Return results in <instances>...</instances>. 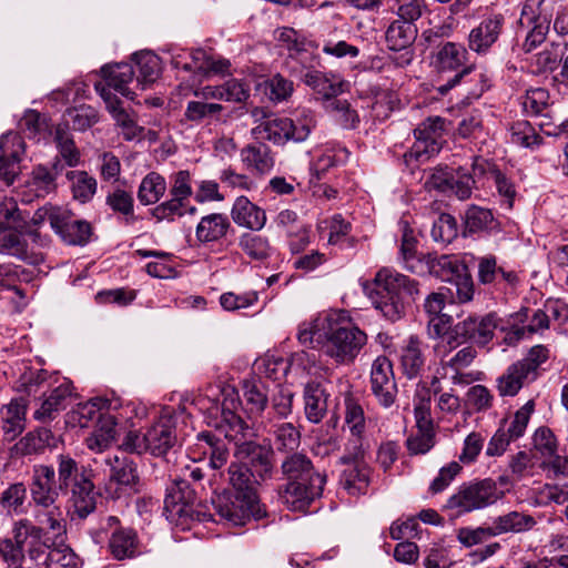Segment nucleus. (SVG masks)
<instances>
[{"label":"nucleus","mask_w":568,"mask_h":568,"mask_svg":"<svg viewBox=\"0 0 568 568\" xmlns=\"http://www.w3.org/2000/svg\"><path fill=\"white\" fill-rule=\"evenodd\" d=\"M196 494L185 479H175L164 499L163 513L175 525H186L189 520L224 521L231 526H243L250 518L263 516L258 499L232 490H223L211 498V507L196 505Z\"/></svg>","instance_id":"1"},{"label":"nucleus","mask_w":568,"mask_h":568,"mask_svg":"<svg viewBox=\"0 0 568 568\" xmlns=\"http://www.w3.org/2000/svg\"><path fill=\"white\" fill-rule=\"evenodd\" d=\"M298 342L305 346H320L324 356L335 366H351L367 345V334L352 322L338 321L321 314L303 322L298 327Z\"/></svg>","instance_id":"2"},{"label":"nucleus","mask_w":568,"mask_h":568,"mask_svg":"<svg viewBox=\"0 0 568 568\" xmlns=\"http://www.w3.org/2000/svg\"><path fill=\"white\" fill-rule=\"evenodd\" d=\"M220 435L230 442H234L235 457L239 459H247L251 464L248 467L242 462H233L227 468L229 483L234 493L250 495L253 499H257L256 485L258 479L264 481L272 477L273 452L270 447L257 444L251 439H246L243 433L244 428H216Z\"/></svg>","instance_id":"3"},{"label":"nucleus","mask_w":568,"mask_h":568,"mask_svg":"<svg viewBox=\"0 0 568 568\" xmlns=\"http://www.w3.org/2000/svg\"><path fill=\"white\" fill-rule=\"evenodd\" d=\"M281 470L287 483L277 489L280 500L293 511H306L312 501L321 497L326 477L317 473L311 459L300 453L287 455Z\"/></svg>","instance_id":"4"},{"label":"nucleus","mask_w":568,"mask_h":568,"mask_svg":"<svg viewBox=\"0 0 568 568\" xmlns=\"http://www.w3.org/2000/svg\"><path fill=\"white\" fill-rule=\"evenodd\" d=\"M373 304L384 317L398 321L420 295L419 283L392 268L379 270L374 278Z\"/></svg>","instance_id":"5"},{"label":"nucleus","mask_w":568,"mask_h":568,"mask_svg":"<svg viewBox=\"0 0 568 568\" xmlns=\"http://www.w3.org/2000/svg\"><path fill=\"white\" fill-rule=\"evenodd\" d=\"M315 126V113L308 109H301L294 119L274 114L264 123L255 125L251 133L255 140L284 145L290 141L304 142Z\"/></svg>","instance_id":"6"},{"label":"nucleus","mask_w":568,"mask_h":568,"mask_svg":"<svg viewBox=\"0 0 568 568\" xmlns=\"http://www.w3.org/2000/svg\"><path fill=\"white\" fill-rule=\"evenodd\" d=\"M465 341L466 338H464V333L459 329V325L457 323L433 345L434 357L439 365L437 374L445 377L447 376L448 369H450L453 372L452 378L455 384L462 382L460 372L469 367L477 356L476 349L470 345L458 349L455 354H452Z\"/></svg>","instance_id":"7"},{"label":"nucleus","mask_w":568,"mask_h":568,"mask_svg":"<svg viewBox=\"0 0 568 568\" xmlns=\"http://www.w3.org/2000/svg\"><path fill=\"white\" fill-rule=\"evenodd\" d=\"M499 498L500 495L495 481L483 479L460 486L457 493L448 498L446 508L454 509L457 515H462L486 508Z\"/></svg>","instance_id":"8"},{"label":"nucleus","mask_w":568,"mask_h":568,"mask_svg":"<svg viewBox=\"0 0 568 568\" xmlns=\"http://www.w3.org/2000/svg\"><path fill=\"white\" fill-rule=\"evenodd\" d=\"M444 124V120L439 116L428 118L414 130L415 142L404 154L407 164L413 161L425 162L440 151L445 142Z\"/></svg>","instance_id":"9"},{"label":"nucleus","mask_w":568,"mask_h":568,"mask_svg":"<svg viewBox=\"0 0 568 568\" xmlns=\"http://www.w3.org/2000/svg\"><path fill=\"white\" fill-rule=\"evenodd\" d=\"M351 430L355 450L342 457V462L348 464V467L343 470L341 483L351 495L365 494L369 485V468L364 462L362 445L357 446L361 440V429L351 428Z\"/></svg>","instance_id":"10"},{"label":"nucleus","mask_w":568,"mask_h":568,"mask_svg":"<svg viewBox=\"0 0 568 568\" xmlns=\"http://www.w3.org/2000/svg\"><path fill=\"white\" fill-rule=\"evenodd\" d=\"M193 194L191 174L187 170H180L170 178L171 199L162 202L153 210V216L161 220H173L184 214L185 201Z\"/></svg>","instance_id":"11"},{"label":"nucleus","mask_w":568,"mask_h":568,"mask_svg":"<svg viewBox=\"0 0 568 568\" xmlns=\"http://www.w3.org/2000/svg\"><path fill=\"white\" fill-rule=\"evenodd\" d=\"M69 490L68 504L71 519H85L95 510L99 498V494L95 491V486L91 479V470L82 467L80 477L72 483Z\"/></svg>","instance_id":"12"},{"label":"nucleus","mask_w":568,"mask_h":568,"mask_svg":"<svg viewBox=\"0 0 568 568\" xmlns=\"http://www.w3.org/2000/svg\"><path fill=\"white\" fill-rule=\"evenodd\" d=\"M110 406L111 402L103 397L80 403L71 412L70 423H77V426H116L118 422L110 413Z\"/></svg>","instance_id":"13"},{"label":"nucleus","mask_w":568,"mask_h":568,"mask_svg":"<svg viewBox=\"0 0 568 568\" xmlns=\"http://www.w3.org/2000/svg\"><path fill=\"white\" fill-rule=\"evenodd\" d=\"M371 384L373 394L384 407L395 402L397 387L394 378L393 364L386 356H378L372 364Z\"/></svg>","instance_id":"14"},{"label":"nucleus","mask_w":568,"mask_h":568,"mask_svg":"<svg viewBox=\"0 0 568 568\" xmlns=\"http://www.w3.org/2000/svg\"><path fill=\"white\" fill-rule=\"evenodd\" d=\"M24 153V141L18 133L9 132L0 138V179L12 184L20 172V161Z\"/></svg>","instance_id":"15"},{"label":"nucleus","mask_w":568,"mask_h":568,"mask_svg":"<svg viewBox=\"0 0 568 568\" xmlns=\"http://www.w3.org/2000/svg\"><path fill=\"white\" fill-rule=\"evenodd\" d=\"M51 227L69 245H84L91 236V225L82 220H75L64 210L53 212Z\"/></svg>","instance_id":"16"},{"label":"nucleus","mask_w":568,"mask_h":568,"mask_svg":"<svg viewBox=\"0 0 568 568\" xmlns=\"http://www.w3.org/2000/svg\"><path fill=\"white\" fill-rule=\"evenodd\" d=\"M59 485H55V471L52 466L34 467L31 497L37 506L50 508L59 497Z\"/></svg>","instance_id":"17"},{"label":"nucleus","mask_w":568,"mask_h":568,"mask_svg":"<svg viewBox=\"0 0 568 568\" xmlns=\"http://www.w3.org/2000/svg\"><path fill=\"white\" fill-rule=\"evenodd\" d=\"M457 84L465 88L467 98L478 99L489 88L490 78L483 69L467 67L448 79L445 84L438 87V91L445 94Z\"/></svg>","instance_id":"18"},{"label":"nucleus","mask_w":568,"mask_h":568,"mask_svg":"<svg viewBox=\"0 0 568 568\" xmlns=\"http://www.w3.org/2000/svg\"><path fill=\"white\" fill-rule=\"evenodd\" d=\"M528 310L523 308L518 313L513 315V324L510 329L505 335V342L508 345H515L519 341L530 336L539 331L547 329L549 327V315L545 310H537L530 320V323L526 326L524 324L528 320Z\"/></svg>","instance_id":"19"},{"label":"nucleus","mask_w":568,"mask_h":568,"mask_svg":"<svg viewBox=\"0 0 568 568\" xmlns=\"http://www.w3.org/2000/svg\"><path fill=\"white\" fill-rule=\"evenodd\" d=\"M101 74L106 83V90H115L123 97L133 100L135 92L130 87L134 83V70L129 63H115L111 65H104L101 68ZM103 85L101 83L95 84V90L101 93ZM105 89V87H104Z\"/></svg>","instance_id":"20"},{"label":"nucleus","mask_w":568,"mask_h":568,"mask_svg":"<svg viewBox=\"0 0 568 568\" xmlns=\"http://www.w3.org/2000/svg\"><path fill=\"white\" fill-rule=\"evenodd\" d=\"M425 351L426 346L417 335H410L403 342L399 348V364L407 378H416L423 371L426 363Z\"/></svg>","instance_id":"21"},{"label":"nucleus","mask_w":568,"mask_h":568,"mask_svg":"<svg viewBox=\"0 0 568 568\" xmlns=\"http://www.w3.org/2000/svg\"><path fill=\"white\" fill-rule=\"evenodd\" d=\"M458 325L466 341H471L479 346H485L495 335V331L498 327V318L494 313L484 316L473 315L458 322Z\"/></svg>","instance_id":"22"},{"label":"nucleus","mask_w":568,"mask_h":568,"mask_svg":"<svg viewBox=\"0 0 568 568\" xmlns=\"http://www.w3.org/2000/svg\"><path fill=\"white\" fill-rule=\"evenodd\" d=\"M504 26V17L499 13L486 17L468 37L470 50L485 53L498 40Z\"/></svg>","instance_id":"23"},{"label":"nucleus","mask_w":568,"mask_h":568,"mask_svg":"<svg viewBox=\"0 0 568 568\" xmlns=\"http://www.w3.org/2000/svg\"><path fill=\"white\" fill-rule=\"evenodd\" d=\"M303 82L316 91L325 99H331L348 90L349 83L339 74L334 72H321L318 70H307Z\"/></svg>","instance_id":"24"},{"label":"nucleus","mask_w":568,"mask_h":568,"mask_svg":"<svg viewBox=\"0 0 568 568\" xmlns=\"http://www.w3.org/2000/svg\"><path fill=\"white\" fill-rule=\"evenodd\" d=\"M231 216L236 225L252 231L262 230L266 223L265 211L246 196L235 199L231 209Z\"/></svg>","instance_id":"25"},{"label":"nucleus","mask_w":568,"mask_h":568,"mask_svg":"<svg viewBox=\"0 0 568 568\" xmlns=\"http://www.w3.org/2000/svg\"><path fill=\"white\" fill-rule=\"evenodd\" d=\"M535 379L531 369L517 361L497 378V390L500 396H515L524 386Z\"/></svg>","instance_id":"26"},{"label":"nucleus","mask_w":568,"mask_h":568,"mask_svg":"<svg viewBox=\"0 0 568 568\" xmlns=\"http://www.w3.org/2000/svg\"><path fill=\"white\" fill-rule=\"evenodd\" d=\"M537 519L527 513L511 510L493 519L495 537L504 534H525L535 529Z\"/></svg>","instance_id":"27"},{"label":"nucleus","mask_w":568,"mask_h":568,"mask_svg":"<svg viewBox=\"0 0 568 568\" xmlns=\"http://www.w3.org/2000/svg\"><path fill=\"white\" fill-rule=\"evenodd\" d=\"M72 393V386L69 381H64L57 386L48 397H45L40 406L33 412V418L41 424L52 422L62 409L63 400Z\"/></svg>","instance_id":"28"},{"label":"nucleus","mask_w":568,"mask_h":568,"mask_svg":"<svg viewBox=\"0 0 568 568\" xmlns=\"http://www.w3.org/2000/svg\"><path fill=\"white\" fill-rule=\"evenodd\" d=\"M467 50L458 43L446 42L434 54L433 64L440 72L457 71L466 68Z\"/></svg>","instance_id":"29"},{"label":"nucleus","mask_w":568,"mask_h":568,"mask_svg":"<svg viewBox=\"0 0 568 568\" xmlns=\"http://www.w3.org/2000/svg\"><path fill=\"white\" fill-rule=\"evenodd\" d=\"M111 555L118 560L133 558L140 555L136 532L131 528L114 530L108 544Z\"/></svg>","instance_id":"30"},{"label":"nucleus","mask_w":568,"mask_h":568,"mask_svg":"<svg viewBox=\"0 0 568 568\" xmlns=\"http://www.w3.org/2000/svg\"><path fill=\"white\" fill-rule=\"evenodd\" d=\"M424 273H429L449 282L459 271H465V264L452 255L424 254Z\"/></svg>","instance_id":"31"},{"label":"nucleus","mask_w":568,"mask_h":568,"mask_svg":"<svg viewBox=\"0 0 568 568\" xmlns=\"http://www.w3.org/2000/svg\"><path fill=\"white\" fill-rule=\"evenodd\" d=\"M62 170L63 166L60 164L59 160L53 163L51 170L43 165H38L33 169L27 187L34 194V196L44 197L51 192L55 191V179L57 175L62 172Z\"/></svg>","instance_id":"32"},{"label":"nucleus","mask_w":568,"mask_h":568,"mask_svg":"<svg viewBox=\"0 0 568 568\" xmlns=\"http://www.w3.org/2000/svg\"><path fill=\"white\" fill-rule=\"evenodd\" d=\"M231 226L225 214L211 213L203 216L195 230L196 239L201 243H210L224 237Z\"/></svg>","instance_id":"33"},{"label":"nucleus","mask_w":568,"mask_h":568,"mask_svg":"<svg viewBox=\"0 0 568 568\" xmlns=\"http://www.w3.org/2000/svg\"><path fill=\"white\" fill-rule=\"evenodd\" d=\"M139 75L135 85L141 90H145L149 85L154 83L161 74V60L151 51H142L133 55Z\"/></svg>","instance_id":"34"},{"label":"nucleus","mask_w":568,"mask_h":568,"mask_svg":"<svg viewBox=\"0 0 568 568\" xmlns=\"http://www.w3.org/2000/svg\"><path fill=\"white\" fill-rule=\"evenodd\" d=\"M242 161L246 168L258 174L268 173L274 166V156L265 144H250L241 152Z\"/></svg>","instance_id":"35"},{"label":"nucleus","mask_w":568,"mask_h":568,"mask_svg":"<svg viewBox=\"0 0 568 568\" xmlns=\"http://www.w3.org/2000/svg\"><path fill=\"white\" fill-rule=\"evenodd\" d=\"M101 97L106 103V109L112 114L116 123L122 128V134L126 140H132L141 135L142 129L136 125L130 114L120 106V101L106 89H101Z\"/></svg>","instance_id":"36"},{"label":"nucleus","mask_w":568,"mask_h":568,"mask_svg":"<svg viewBox=\"0 0 568 568\" xmlns=\"http://www.w3.org/2000/svg\"><path fill=\"white\" fill-rule=\"evenodd\" d=\"M203 95L205 98L243 102L250 95L248 87L237 79H230L221 85H207L203 88Z\"/></svg>","instance_id":"37"},{"label":"nucleus","mask_w":568,"mask_h":568,"mask_svg":"<svg viewBox=\"0 0 568 568\" xmlns=\"http://www.w3.org/2000/svg\"><path fill=\"white\" fill-rule=\"evenodd\" d=\"M557 0H525L519 23L530 27L532 22L550 23Z\"/></svg>","instance_id":"38"},{"label":"nucleus","mask_w":568,"mask_h":568,"mask_svg":"<svg viewBox=\"0 0 568 568\" xmlns=\"http://www.w3.org/2000/svg\"><path fill=\"white\" fill-rule=\"evenodd\" d=\"M417 28L404 20H394L386 30V42L390 50L399 51L408 48L415 40Z\"/></svg>","instance_id":"39"},{"label":"nucleus","mask_w":568,"mask_h":568,"mask_svg":"<svg viewBox=\"0 0 568 568\" xmlns=\"http://www.w3.org/2000/svg\"><path fill=\"white\" fill-rule=\"evenodd\" d=\"M105 464L110 467V480L126 487H133L139 481L135 464L126 457H108Z\"/></svg>","instance_id":"40"},{"label":"nucleus","mask_w":568,"mask_h":568,"mask_svg":"<svg viewBox=\"0 0 568 568\" xmlns=\"http://www.w3.org/2000/svg\"><path fill=\"white\" fill-rule=\"evenodd\" d=\"M166 189L165 179L158 172H150L139 185L138 200L142 205L155 204L165 194Z\"/></svg>","instance_id":"41"},{"label":"nucleus","mask_w":568,"mask_h":568,"mask_svg":"<svg viewBox=\"0 0 568 568\" xmlns=\"http://www.w3.org/2000/svg\"><path fill=\"white\" fill-rule=\"evenodd\" d=\"M54 437L50 428H34L27 433L14 446L17 453L22 455L37 454L54 445Z\"/></svg>","instance_id":"42"},{"label":"nucleus","mask_w":568,"mask_h":568,"mask_svg":"<svg viewBox=\"0 0 568 568\" xmlns=\"http://www.w3.org/2000/svg\"><path fill=\"white\" fill-rule=\"evenodd\" d=\"M305 414L308 422L317 424L324 417L327 404L324 389L320 385L308 384L304 392Z\"/></svg>","instance_id":"43"},{"label":"nucleus","mask_w":568,"mask_h":568,"mask_svg":"<svg viewBox=\"0 0 568 568\" xmlns=\"http://www.w3.org/2000/svg\"><path fill=\"white\" fill-rule=\"evenodd\" d=\"M414 415L416 426H435L440 423H450L449 418H437L435 412H432L430 392L427 388L417 392L414 399Z\"/></svg>","instance_id":"44"},{"label":"nucleus","mask_w":568,"mask_h":568,"mask_svg":"<svg viewBox=\"0 0 568 568\" xmlns=\"http://www.w3.org/2000/svg\"><path fill=\"white\" fill-rule=\"evenodd\" d=\"M521 105L528 116H548L550 114L549 92L544 88L529 89L521 98Z\"/></svg>","instance_id":"45"},{"label":"nucleus","mask_w":568,"mask_h":568,"mask_svg":"<svg viewBox=\"0 0 568 568\" xmlns=\"http://www.w3.org/2000/svg\"><path fill=\"white\" fill-rule=\"evenodd\" d=\"M67 178L71 182V189L75 200L82 203L90 201L97 191V181L85 171H69Z\"/></svg>","instance_id":"46"},{"label":"nucleus","mask_w":568,"mask_h":568,"mask_svg":"<svg viewBox=\"0 0 568 568\" xmlns=\"http://www.w3.org/2000/svg\"><path fill=\"white\" fill-rule=\"evenodd\" d=\"M148 452L154 456L165 455L175 444L171 428H146Z\"/></svg>","instance_id":"47"},{"label":"nucleus","mask_w":568,"mask_h":568,"mask_svg":"<svg viewBox=\"0 0 568 568\" xmlns=\"http://www.w3.org/2000/svg\"><path fill=\"white\" fill-rule=\"evenodd\" d=\"M465 225L468 232L476 233L493 230L497 223L490 210L471 205L465 213Z\"/></svg>","instance_id":"48"},{"label":"nucleus","mask_w":568,"mask_h":568,"mask_svg":"<svg viewBox=\"0 0 568 568\" xmlns=\"http://www.w3.org/2000/svg\"><path fill=\"white\" fill-rule=\"evenodd\" d=\"M243 396L245 399V410L250 419H253L264 410L267 397L261 384L245 381L243 383Z\"/></svg>","instance_id":"49"},{"label":"nucleus","mask_w":568,"mask_h":568,"mask_svg":"<svg viewBox=\"0 0 568 568\" xmlns=\"http://www.w3.org/2000/svg\"><path fill=\"white\" fill-rule=\"evenodd\" d=\"M31 278V271L21 265H0V286L7 290H13L20 296H22V291L19 290L18 284L21 282L28 283Z\"/></svg>","instance_id":"50"},{"label":"nucleus","mask_w":568,"mask_h":568,"mask_svg":"<svg viewBox=\"0 0 568 568\" xmlns=\"http://www.w3.org/2000/svg\"><path fill=\"white\" fill-rule=\"evenodd\" d=\"M239 245L251 258L262 261L270 256L271 245L268 240L262 235L244 233L241 235Z\"/></svg>","instance_id":"51"},{"label":"nucleus","mask_w":568,"mask_h":568,"mask_svg":"<svg viewBox=\"0 0 568 568\" xmlns=\"http://www.w3.org/2000/svg\"><path fill=\"white\" fill-rule=\"evenodd\" d=\"M54 141L59 156L68 166H77L81 161V153L75 146L71 134L62 128L55 130Z\"/></svg>","instance_id":"52"},{"label":"nucleus","mask_w":568,"mask_h":568,"mask_svg":"<svg viewBox=\"0 0 568 568\" xmlns=\"http://www.w3.org/2000/svg\"><path fill=\"white\" fill-rule=\"evenodd\" d=\"M331 114L343 129H355L359 123L357 111L347 100H334L329 104Z\"/></svg>","instance_id":"53"},{"label":"nucleus","mask_w":568,"mask_h":568,"mask_svg":"<svg viewBox=\"0 0 568 568\" xmlns=\"http://www.w3.org/2000/svg\"><path fill=\"white\" fill-rule=\"evenodd\" d=\"M511 142L525 146H538L542 138L536 132L535 128L525 120L517 121L510 126Z\"/></svg>","instance_id":"54"},{"label":"nucleus","mask_w":568,"mask_h":568,"mask_svg":"<svg viewBox=\"0 0 568 568\" xmlns=\"http://www.w3.org/2000/svg\"><path fill=\"white\" fill-rule=\"evenodd\" d=\"M435 428H417L408 435L406 446L412 455L426 454L435 445Z\"/></svg>","instance_id":"55"},{"label":"nucleus","mask_w":568,"mask_h":568,"mask_svg":"<svg viewBox=\"0 0 568 568\" xmlns=\"http://www.w3.org/2000/svg\"><path fill=\"white\" fill-rule=\"evenodd\" d=\"M457 231L455 217L443 213L434 222L430 235L435 242L448 244L457 236Z\"/></svg>","instance_id":"56"},{"label":"nucleus","mask_w":568,"mask_h":568,"mask_svg":"<svg viewBox=\"0 0 568 568\" xmlns=\"http://www.w3.org/2000/svg\"><path fill=\"white\" fill-rule=\"evenodd\" d=\"M80 473L75 459L63 454L58 456V485L61 490L70 489L72 483L80 477Z\"/></svg>","instance_id":"57"},{"label":"nucleus","mask_w":568,"mask_h":568,"mask_svg":"<svg viewBox=\"0 0 568 568\" xmlns=\"http://www.w3.org/2000/svg\"><path fill=\"white\" fill-rule=\"evenodd\" d=\"M67 122L74 130L84 131L98 122V111L91 105H80L67 113Z\"/></svg>","instance_id":"58"},{"label":"nucleus","mask_w":568,"mask_h":568,"mask_svg":"<svg viewBox=\"0 0 568 568\" xmlns=\"http://www.w3.org/2000/svg\"><path fill=\"white\" fill-rule=\"evenodd\" d=\"M27 410L28 399L26 397H14L1 407V419L11 426H21L26 422Z\"/></svg>","instance_id":"59"},{"label":"nucleus","mask_w":568,"mask_h":568,"mask_svg":"<svg viewBox=\"0 0 568 568\" xmlns=\"http://www.w3.org/2000/svg\"><path fill=\"white\" fill-rule=\"evenodd\" d=\"M276 39L290 52V58L298 59L304 62L306 50L304 49V41L300 39L298 33L292 28H281L276 31Z\"/></svg>","instance_id":"60"},{"label":"nucleus","mask_w":568,"mask_h":568,"mask_svg":"<svg viewBox=\"0 0 568 568\" xmlns=\"http://www.w3.org/2000/svg\"><path fill=\"white\" fill-rule=\"evenodd\" d=\"M116 428H93L84 438L85 446L93 453H102L116 439Z\"/></svg>","instance_id":"61"},{"label":"nucleus","mask_w":568,"mask_h":568,"mask_svg":"<svg viewBox=\"0 0 568 568\" xmlns=\"http://www.w3.org/2000/svg\"><path fill=\"white\" fill-rule=\"evenodd\" d=\"M523 430L524 428H497L487 446V455H501L513 439L523 435Z\"/></svg>","instance_id":"62"},{"label":"nucleus","mask_w":568,"mask_h":568,"mask_svg":"<svg viewBox=\"0 0 568 568\" xmlns=\"http://www.w3.org/2000/svg\"><path fill=\"white\" fill-rule=\"evenodd\" d=\"M491 537H495L491 526L476 528L462 527L456 531L457 540L466 548L480 545Z\"/></svg>","instance_id":"63"},{"label":"nucleus","mask_w":568,"mask_h":568,"mask_svg":"<svg viewBox=\"0 0 568 568\" xmlns=\"http://www.w3.org/2000/svg\"><path fill=\"white\" fill-rule=\"evenodd\" d=\"M199 438L206 442L211 447L210 464L213 468H221L227 460L229 452L223 440L212 432H203L199 435Z\"/></svg>","instance_id":"64"}]
</instances>
